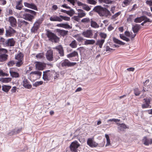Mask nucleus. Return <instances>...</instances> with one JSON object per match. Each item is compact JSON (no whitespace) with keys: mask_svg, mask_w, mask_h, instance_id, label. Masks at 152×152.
I'll list each match as a JSON object with an SVG mask.
<instances>
[{"mask_svg":"<svg viewBox=\"0 0 152 152\" xmlns=\"http://www.w3.org/2000/svg\"><path fill=\"white\" fill-rule=\"evenodd\" d=\"M35 66L36 69L39 70H42L45 67L44 63L40 62H37Z\"/></svg>","mask_w":152,"mask_h":152,"instance_id":"17","label":"nucleus"},{"mask_svg":"<svg viewBox=\"0 0 152 152\" xmlns=\"http://www.w3.org/2000/svg\"><path fill=\"white\" fill-rule=\"evenodd\" d=\"M151 99L149 98H146L144 99L145 103L149 105L150 104Z\"/></svg>","mask_w":152,"mask_h":152,"instance_id":"49","label":"nucleus"},{"mask_svg":"<svg viewBox=\"0 0 152 152\" xmlns=\"http://www.w3.org/2000/svg\"><path fill=\"white\" fill-rule=\"evenodd\" d=\"M87 2L88 3L92 5H95L96 3V2L94 0H87Z\"/></svg>","mask_w":152,"mask_h":152,"instance_id":"47","label":"nucleus"},{"mask_svg":"<svg viewBox=\"0 0 152 152\" xmlns=\"http://www.w3.org/2000/svg\"><path fill=\"white\" fill-rule=\"evenodd\" d=\"M8 21L10 23V25L12 27L16 26L17 25L16 19L12 16L8 18Z\"/></svg>","mask_w":152,"mask_h":152,"instance_id":"13","label":"nucleus"},{"mask_svg":"<svg viewBox=\"0 0 152 152\" xmlns=\"http://www.w3.org/2000/svg\"><path fill=\"white\" fill-rule=\"evenodd\" d=\"M82 8L84 10L87 11H88L90 10V8L88 5L85 4L83 6Z\"/></svg>","mask_w":152,"mask_h":152,"instance_id":"48","label":"nucleus"},{"mask_svg":"<svg viewBox=\"0 0 152 152\" xmlns=\"http://www.w3.org/2000/svg\"><path fill=\"white\" fill-rule=\"evenodd\" d=\"M131 0H124L123 2V7H125L126 6H127L130 3Z\"/></svg>","mask_w":152,"mask_h":152,"instance_id":"39","label":"nucleus"},{"mask_svg":"<svg viewBox=\"0 0 152 152\" xmlns=\"http://www.w3.org/2000/svg\"><path fill=\"white\" fill-rule=\"evenodd\" d=\"M79 18L80 17H79L78 16H74L73 17V18L74 20H75L79 22L80 20Z\"/></svg>","mask_w":152,"mask_h":152,"instance_id":"60","label":"nucleus"},{"mask_svg":"<svg viewBox=\"0 0 152 152\" xmlns=\"http://www.w3.org/2000/svg\"><path fill=\"white\" fill-rule=\"evenodd\" d=\"M95 43V41L93 39H86L84 42L85 45H92Z\"/></svg>","mask_w":152,"mask_h":152,"instance_id":"32","label":"nucleus"},{"mask_svg":"<svg viewBox=\"0 0 152 152\" xmlns=\"http://www.w3.org/2000/svg\"><path fill=\"white\" fill-rule=\"evenodd\" d=\"M125 34L126 36L132 39H133L136 35V34H133L132 32L127 31H126L125 32Z\"/></svg>","mask_w":152,"mask_h":152,"instance_id":"26","label":"nucleus"},{"mask_svg":"<svg viewBox=\"0 0 152 152\" xmlns=\"http://www.w3.org/2000/svg\"><path fill=\"white\" fill-rule=\"evenodd\" d=\"M38 28L39 26H38L37 25L34 24L33 26L31 29V32H32L35 33L37 31Z\"/></svg>","mask_w":152,"mask_h":152,"instance_id":"40","label":"nucleus"},{"mask_svg":"<svg viewBox=\"0 0 152 152\" xmlns=\"http://www.w3.org/2000/svg\"><path fill=\"white\" fill-rule=\"evenodd\" d=\"M117 124L118 126V129L120 131H123L124 129L127 128V126L124 124H119L117 123Z\"/></svg>","mask_w":152,"mask_h":152,"instance_id":"19","label":"nucleus"},{"mask_svg":"<svg viewBox=\"0 0 152 152\" xmlns=\"http://www.w3.org/2000/svg\"><path fill=\"white\" fill-rule=\"evenodd\" d=\"M11 88V86H9L4 85L2 86V91L6 92H7Z\"/></svg>","mask_w":152,"mask_h":152,"instance_id":"31","label":"nucleus"},{"mask_svg":"<svg viewBox=\"0 0 152 152\" xmlns=\"http://www.w3.org/2000/svg\"><path fill=\"white\" fill-rule=\"evenodd\" d=\"M105 136L106 140V143L105 146L109 147L111 146V144L109 136L108 134H106Z\"/></svg>","mask_w":152,"mask_h":152,"instance_id":"23","label":"nucleus"},{"mask_svg":"<svg viewBox=\"0 0 152 152\" xmlns=\"http://www.w3.org/2000/svg\"><path fill=\"white\" fill-rule=\"evenodd\" d=\"M80 146V144L76 140L72 142L69 146L71 152H78V148Z\"/></svg>","mask_w":152,"mask_h":152,"instance_id":"4","label":"nucleus"},{"mask_svg":"<svg viewBox=\"0 0 152 152\" xmlns=\"http://www.w3.org/2000/svg\"><path fill=\"white\" fill-rule=\"evenodd\" d=\"M42 73L39 71L32 72L30 73V75L31 77L34 78L35 79L39 78L41 76Z\"/></svg>","mask_w":152,"mask_h":152,"instance_id":"7","label":"nucleus"},{"mask_svg":"<svg viewBox=\"0 0 152 152\" xmlns=\"http://www.w3.org/2000/svg\"><path fill=\"white\" fill-rule=\"evenodd\" d=\"M16 133L15 132L14 130H12L8 134L9 136H12L15 134Z\"/></svg>","mask_w":152,"mask_h":152,"instance_id":"63","label":"nucleus"},{"mask_svg":"<svg viewBox=\"0 0 152 152\" xmlns=\"http://www.w3.org/2000/svg\"><path fill=\"white\" fill-rule=\"evenodd\" d=\"M78 16L80 18H82L85 16L86 14L83 10H81V11L78 13Z\"/></svg>","mask_w":152,"mask_h":152,"instance_id":"41","label":"nucleus"},{"mask_svg":"<svg viewBox=\"0 0 152 152\" xmlns=\"http://www.w3.org/2000/svg\"><path fill=\"white\" fill-rule=\"evenodd\" d=\"M50 21H58L62 22L63 20H64L66 21H69L70 20V18L63 16L61 15H60L59 16H58L56 15H54L51 16L50 18Z\"/></svg>","mask_w":152,"mask_h":152,"instance_id":"2","label":"nucleus"},{"mask_svg":"<svg viewBox=\"0 0 152 152\" xmlns=\"http://www.w3.org/2000/svg\"><path fill=\"white\" fill-rule=\"evenodd\" d=\"M0 81L3 83H7L11 81V78L10 77L1 78L0 79Z\"/></svg>","mask_w":152,"mask_h":152,"instance_id":"28","label":"nucleus"},{"mask_svg":"<svg viewBox=\"0 0 152 152\" xmlns=\"http://www.w3.org/2000/svg\"><path fill=\"white\" fill-rule=\"evenodd\" d=\"M81 22L84 23H88L90 22V19L88 18H84L81 20Z\"/></svg>","mask_w":152,"mask_h":152,"instance_id":"44","label":"nucleus"},{"mask_svg":"<svg viewBox=\"0 0 152 152\" xmlns=\"http://www.w3.org/2000/svg\"><path fill=\"white\" fill-rule=\"evenodd\" d=\"M8 74L4 73L2 70H0V76H8Z\"/></svg>","mask_w":152,"mask_h":152,"instance_id":"52","label":"nucleus"},{"mask_svg":"<svg viewBox=\"0 0 152 152\" xmlns=\"http://www.w3.org/2000/svg\"><path fill=\"white\" fill-rule=\"evenodd\" d=\"M140 25L137 24H136L135 25L133 26L132 29L134 34H137V32L140 29Z\"/></svg>","mask_w":152,"mask_h":152,"instance_id":"21","label":"nucleus"},{"mask_svg":"<svg viewBox=\"0 0 152 152\" xmlns=\"http://www.w3.org/2000/svg\"><path fill=\"white\" fill-rule=\"evenodd\" d=\"M7 3L5 0H0V4L2 5H4L6 4Z\"/></svg>","mask_w":152,"mask_h":152,"instance_id":"62","label":"nucleus"},{"mask_svg":"<svg viewBox=\"0 0 152 152\" xmlns=\"http://www.w3.org/2000/svg\"><path fill=\"white\" fill-rule=\"evenodd\" d=\"M142 108H150L151 107L150 105L147 104L145 103V104H143L142 105Z\"/></svg>","mask_w":152,"mask_h":152,"instance_id":"51","label":"nucleus"},{"mask_svg":"<svg viewBox=\"0 0 152 152\" xmlns=\"http://www.w3.org/2000/svg\"><path fill=\"white\" fill-rule=\"evenodd\" d=\"M46 35L49 40L52 42H57L59 41L58 37L54 33L52 32L48 31Z\"/></svg>","mask_w":152,"mask_h":152,"instance_id":"3","label":"nucleus"},{"mask_svg":"<svg viewBox=\"0 0 152 152\" xmlns=\"http://www.w3.org/2000/svg\"><path fill=\"white\" fill-rule=\"evenodd\" d=\"M43 82L42 81H37L33 84V86L34 87H37L42 84Z\"/></svg>","mask_w":152,"mask_h":152,"instance_id":"42","label":"nucleus"},{"mask_svg":"<svg viewBox=\"0 0 152 152\" xmlns=\"http://www.w3.org/2000/svg\"><path fill=\"white\" fill-rule=\"evenodd\" d=\"M142 21H144V22L141 24L142 25H143L146 22H150L149 19L145 16L136 18L134 19V22L136 23H140Z\"/></svg>","mask_w":152,"mask_h":152,"instance_id":"5","label":"nucleus"},{"mask_svg":"<svg viewBox=\"0 0 152 152\" xmlns=\"http://www.w3.org/2000/svg\"><path fill=\"white\" fill-rule=\"evenodd\" d=\"M52 75V72L49 70L43 72V79L45 81H48L50 80Z\"/></svg>","mask_w":152,"mask_h":152,"instance_id":"6","label":"nucleus"},{"mask_svg":"<svg viewBox=\"0 0 152 152\" xmlns=\"http://www.w3.org/2000/svg\"><path fill=\"white\" fill-rule=\"evenodd\" d=\"M146 3L150 6V8L152 7V1L151 0H147L146 1Z\"/></svg>","mask_w":152,"mask_h":152,"instance_id":"58","label":"nucleus"},{"mask_svg":"<svg viewBox=\"0 0 152 152\" xmlns=\"http://www.w3.org/2000/svg\"><path fill=\"white\" fill-rule=\"evenodd\" d=\"M6 12L7 14H8V15H11L13 13L12 10L11 9H7Z\"/></svg>","mask_w":152,"mask_h":152,"instance_id":"53","label":"nucleus"},{"mask_svg":"<svg viewBox=\"0 0 152 152\" xmlns=\"http://www.w3.org/2000/svg\"><path fill=\"white\" fill-rule=\"evenodd\" d=\"M100 36L101 37L103 38V39H105L107 37V35L106 34L104 33H101L100 34Z\"/></svg>","mask_w":152,"mask_h":152,"instance_id":"61","label":"nucleus"},{"mask_svg":"<svg viewBox=\"0 0 152 152\" xmlns=\"http://www.w3.org/2000/svg\"><path fill=\"white\" fill-rule=\"evenodd\" d=\"M74 11L73 10H71L70 11H67L66 14L70 16H72L74 14Z\"/></svg>","mask_w":152,"mask_h":152,"instance_id":"50","label":"nucleus"},{"mask_svg":"<svg viewBox=\"0 0 152 152\" xmlns=\"http://www.w3.org/2000/svg\"><path fill=\"white\" fill-rule=\"evenodd\" d=\"M15 64V62L13 61H9L7 63V65L9 66H13Z\"/></svg>","mask_w":152,"mask_h":152,"instance_id":"57","label":"nucleus"},{"mask_svg":"<svg viewBox=\"0 0 152 152\" xmlns=\"http://www.w3.org/2000/svg\"><path fill=\"white\" fill-rule=\"evenodd\" d=\"M91 26L92 27L95 28H98L99 27V26L97 23L92 20V19L91 20Z\"/></svg>","mask_w":152,"mask_h":152,"instance_id":"36","label":"nucleus"},{"mask_svg":"<svg viewBox=\"0 0 152 152\" xmlns=\"http://www.w3.org/2000/svg\"><path fill=\"white\" fill-rule=\"evenodd\" d=\"M57 31L61 35L64 36L67 34L68 31L63 30L57 29Z\"/></svg>","mask_w":152,"mask_h":152,"instance_id":"30","label":"nucleus"},{"mask_svg":"<svg viewBox=\"0 0 152 152\" xmlns=\"http://www.w3.org/2000/svg\"><path fill=\"white\" fill-rule=\"evenodd\" d=\"M82 35L85 37L88 38H92L93 33L92 30H87L83 32Z\"/></svg>","mask_w":152,"mask_h":152,"instance_id":"12","label":"nucleus"},{"mask_svg":"<svg viewBox=\"0 0 152 152\" xmlns=\"http://www.w3.org/2000/svg\"><path fill=\"white\" fill-rule=\"evenodd\" d=\"M25 19L26 20L31 21L34 18V16L29 14H26L24 15Z\"/></svg>","mask_w":152,"mask_h":152,"instance_id":"24","label":"nucleus"},{"mask_svg":"<svg viewBox=\"0 0 152 152\" xmlns=\"http://www.w3.org/2000/svg\"><path fill=\"white\" fill-rule=\"evenodd\" d=\"M121 13V12H118L117 13H115V15H113L112 16V18L113 19L115 18L116 17H117L119 15H120Z\"/></svg>","mask_w":152,"mask_h":152,"instance_id":"56","label":"nucleus"},{"mask_svg":"<svg viewBox=\"0 0 152 152\" xmlns=\"http://www.w3.org/2000/svg\"><path fill=\"white\" fill-rule=\"evenodd\" d=\"M15 43V41L13 38L9 39L5 42L7 46H13Z\"/></svg>","mask_w":152,"mask_h":152,"instance_id":"16","label":"nucleus"},{"mask_svg":"<svg viewBox=\"0 0 152 152\" xmlns=\"http://www.w3.org/2000/svg\"><path fill=\"white\" fill-rule=\"evenodd\" d=\"M46 56L47 59L50 61H51L53 59V52L51 50H49L47 52Z\"/></svg>","mask_w":152,"mask_h":152,"instance_id":"18","label":"nucleus"},{"mask_svg":"<svg viewBox=\"0 0 152 152\" xmlns=\"http://www.w3.org/2000/svg\"><path fill=\"white\" fill-rule=\"evenodd\" d=\"M113 40L114 42L118 44L122 45H124L125 44V43L124 42L119 40L118 39L115 38H114Z\"/></svg>","mask_w":152,"mask_h":152,"instance_id":"38","label":"nucleus"},{"mask_svg":"<svg viewBox=\"0 0 152 152\" xmlns=\"http://www.w3.org/2000/svg\"><path fill=\"white\" fill-rule=\"evenodd\" d=\"M104 39H102L98 40L96 43V45H98L100 48H102L103 44L104 42Z\"/></svg>","mask_w":152,"mask_h":152,"instance_id":"35","label":"nucleus"},{"mask_svg":"<svg viewBox=\"0 0 152 152\" xmlns=\"http://www.w3.org/2000/svg\"><path fill=\"white\" fill-rule=\"evenodd\" d=\"M76 62H71L68 60L65 59L62 61V66H73L76 64Z\"/></svg>","mask_w":152,"mask_h":152,"instance_id":"9","label":"nucleus"},{"mask_svg":"<svg viewBox=\"0 0 152 152\" xmlns=\"http://www.w3.org/2000/svg\"><path fill=\"white\" fill-rule=\"evenodd\" d=\"M57 26L64 28H71L70 26L67 24L60 23L57 24L56 25Z\"/></svg>","mask_w":152,"mask_h":152,"instance_id":"27","label":"nucleus"},{"mask_svg":"<svg viewBox=\"0 0 152 152\" xmlns=\"http://www.w3.org/2000/svg\"><path fill=\"white\" fill-rule=\"evenodd\" d=\"M16 32L12 28L10 27V29L6 30V36L7 37H11Z\"/></svg>","mask_w":152,"mask_h":152,"instance_id":"15","label":"nucleus"},{"mask_svg":"<svg viewBox=\"0 0 152 152\" xmlns=\"http://www.w3.org/2000/svg\"><path fill=\"white\" fill-rule=\"evenodd\" d=\"M87 144L90 147H96L97 146L98 144L94 140L93 138H89L87 141Z\"/></svg>","mask_w":152,"mask_h":152,"instance_id":"10","label":"nucleus"},{"mask_svg":"<svg viewBox=\"0 0 152 152\" xmlns=\"http://www.w3.org/2000/svg\"><path fill=\"white\" fill-rule=\"evenodd\" d=\"M56 49L58 51L61 56H64V50L63 47L61 45H59L57 46L56 48Z\"/></svg>","mask_w":152,"mask_h":152,"instance_id":"20","label":"nucleus"},{"mask_svg":"<svg viewBox=\"0 0 152 152\" xmlns=\"http://www.w3.org/2000/svg\"><path fill=\"white\" fill-rule=\"evenodd\" d=\"M10 72L11 76L13 77H19V74L13 71L12 70H10Z\"/></svg>","mask_w":152,"mask_h":152,"instance_id":"29","label":"nucleus"},{"mask_svg":"<svg viewBox=\"0 0 152 152\" xmlns=\"http://www.w3.org/2000/svg\"><path fill=\"white\" fill-rule=\"evenodd\" d=\"M67 1L69 3L73 5H74L75 3V0H67Z\"/></svg>","mask_w":152,"mask_h":152,"instance_id":"64","label":"nucleus"},{"mask_svg":"<svg viewBox=\"0 0 152 152\" xmlns=\"http://www.w3.org/2000/svg\"><path fill=\"white\" fill-rule=\"evenodd\" d=\"M78 56V53L75 51H74L67 55V57L68 58L74 57Z\"/></svg>","mask_w":152,"mask_h":152,"instance_id":"25","label":"nucleus"},{"mask_svg":"<svg viewBox=\"0 0 152 152\" xmlns=\"http://www.w3.org/2000/svg\"><path fill=\"white\" fill-rule=\"evenodd\" d=\"M23 7V6L22 4V0L16 2L15 8L17 9L20 10L22 9Z\"/></svg>","mask_w":152,"mask_h":152,"instance_id":"22","label":"nucleus"},{"mask_svg":"<svg viewBox=\"0 0 152 152\" xmlns=\"http://www.w3.org/2000/svg\"><path fill=\"white\" fill-rule=\"evenodd\" d=\"M18 61L16 63V66L18 67L20 66L23 64V62H22V61L21 60H18Z\"/></svg>","mask_w":152,"mask_h":152,"instance_id":"54","label":"nucleus"},{"mask_svg":"<svg viewBox=\"0 0 152 152\" xmlns=\"http://www.w3.org/2000/svg\"><path fill=\"white\" fill-rule=\"evenodd\" d=\"M120 37L121 39L127 42H128L130 40L128 38L125 37L123 34H120Z\"/></svg>","mask_w":152,"mask_h":152,"instance_id":"43","label":"nucleus"},{"mask_svg":"<svg viewBox=\"0 0 152 152\" xmlns=\"http://www.w3.org/2000/svg\"><path fill=\"white\" fill-rule=\"evenodd\" d=\"M134 92L135 95L138 96L140 95V91H139L137 88H135L134 89Z\"/></svg>","mask_w":152,"mask_h":152,"instance_id":"45","label":"nucleus"},{"mask_svg":"<svg viewBox=\"0 0 152 152\" xmlns=\"http://www.w3.org/2000/svg\"><path fill=\"white\" fill-rule=\"evenodd\" d=\"M77 43L75 40L72 41L69 44V46L72 48H76L77 47Z\"/></svg>","mask_w":152,"mask_h":152,"instance_id":"37","label":"nucleus"},{"mask_svg":"<svg viewBox=\"0 0 152 152\" xmlns=\"http://www.w3.org/2000/svg\"><path fill=\"white\" fill-rule=\"evenodd\" d=\"M8 55L4 54L0 55V61L3 62L7 59Z\"/></svg>","mask_w":152,"mask_h":152,"instance_id":"34","label":"nucleus"},{"mask_svg":"<svg viewBox=\"0 0 152 152\" xmlns=\"http://www.w3.org/2000/svg\"><path fill=\"white\" fill-rule=\"evenodd\" d=\"M15 59L17 60L22 61L23 59V55L21 53H19L15 56Z\"/></svg>","mask_w":152,"mask_h":152,"instance_id":"33","label":"nucleus"},{"mask_svg":"<svg viewBox=\"0 0 152 152\" xmlns=\"http://www.w3.org/2000/svg\"><path fill=\"white\" fill-rule=\"evenodd\" d=\"M143 143L145 145H148L152 144V139L144 137L142 140Z\"/></svg>","mask_w":152,"mask_h":152,"instance_id":"14","label":"nucleus"},{"mask_svg":"<svg viewBox=\"0 0 152 152\" xmlns=\"http://www.w3.org/2000/svg\"><path fill=\"white\" fill-rule=\"evenodd\" d=\"M43 54L42 53H39L37 54L36 56L37 58L39 59L43 58Z\"/></svg>","mask_w":152,"mask_h":152,"instance_id":"55","label":"nucleus"},{"mask_svg":"<svg viewBox=\"0 0 152 152\" xmlns=\"http://www.w3.org/2000/svg\"><path fill=\"white\" fill-rule=\"evenodd\" d=\"M24 5L25 7L33 9V10L38 11V9L36 5L34 3H29L27 2L24 3Z\"/></svg>","mask_w":152,"mask_h":152,"instance_id":"8","label":"nucleus"},{"mask_svg":"<svg viewBox=\"0 0 152 152\" xmlns=\"http://www.w3.org/2000/svg\"><path fill=\"white\" fill-rule=\"evenodd\" d=\"M120 121V120L119 119L113 118L112 119H110L107 120V123H109L110 122H112L113 121L116 122H119Z\"/></svg>","mask_w":152,"mask_h":152,"instance_id":"46","label":"nucleus"},{"mask_svg":"<svg viewBox=\"0 0 152 152\" xmlns=\"http://www.w3.org/2000/svg\"><path fill=\"white\" fill-rule=\"evenodd\" d=\"M93 10L97 12L100 16L107 17L110 15V13L109 10L100 6L95 7Z\"/></svg>","mask_w":152,"mask_h":152,"instance_id":"1","label":"nucleus"},{"mask_svg":"<svg viewBox=\"0 0 152 152\" xmlns=\"http://www.w3.org/2000/svg\"><path fill=\"white\" fill-rule=\"evenodd\" d=\"M22 85L24 87L27 89H30L32 87V85L30 84L28 80L26 78H24L23 82Z\"/></svg>","mask_w":152,"mask_h":152,"instance_id":"11","label":"nucleus"},{"mask_svg":"<svg viewBox=\"0 0 152 152\" xmlns=\"http://www.w3.org/2000/svg\"><path fill=\"white\" fill-rule=\"evenodd\" d=\"M42 20L41 19H39L34 24L37 25L38 26H39V25L42 23Z\"/></svg>","mask_w":152,"mask_h":152,"instance_id":"59","label":"nucleus"}]
</instances>
